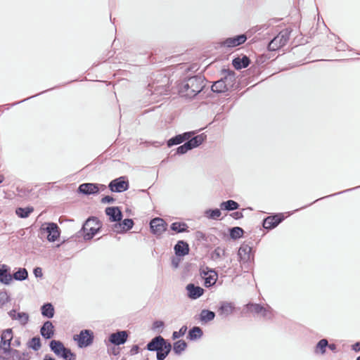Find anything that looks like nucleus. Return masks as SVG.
<instances>
[{"label": "nucleus", "instance_id": "nucleus-34", "mask_svg": "<svg viewBox=\"0 0 360 360\" xmlns=\"http://www.w3.org/2000/svg\"><path fill=\"white\" fill-rule=\"evenodd\" d=\"M13 278L16 281H25L28 277V272L25 268H20L12 276Z\"/></svg>", "mask_w": 360, "mask_h": 360}, {"label": "nucleus", "instance_id": "nucleus-10", "mask_svg": "<svg viewBox=\"0 0 360 360\" xmlns=\"http://www.w3.org/2000/svg\"><path fill=\"white\" fill-rule=\"evenodd\" d=\"M167 342L162 336L158 335L153 338L146 345V349L150 352H157L163 347L167 346Z\"/></svg>", "mask_w": 360, "mask_h": 360}, {"label": "nucleus", "instance_id": "nucleus-36", "mask_svg": "<svg viewBox=\"0 0 360 360\" xmlns=\"http://www.w3.org/2000/svg\"><path fill=\"white\" fill-rule=\"evenodd\" d=\"M205 217L210 219H219L221 215V212L219 209L207 210L205 211Z\"/></svg>", "mask_w": 360, "mask_h": 360}, {"label": "nucleus", "instance_id": "nucleus-24", "mask_svg": "<svg viewBox=\"0 0 360 360\" xmlns=\"http://www.w3.org/2000/svg\"><path fill=\"white\" fill-rule=\"evenodd\" d=\"M205 139L206 135L201 134L194 137L191 136L189 139L186 140V143L189 146L190 149L192 150L193 148H197L201 145Z\"/></svg>", "mask_w": 360, "mask_h": 360}, {"label": "nucleus", "instance_id": "nucleus-44", "mask_svg": "<svg viewBox=\"0 0 360 360\" xmlns=\"http://www.w3.org/2000/svg\"><path fill=\"white\" fill-rule=\"evenodd\" d=\"M187 330V326H183L179 331H174L172 333V338L174 340L178 339L185 335Z\"/></svg>", "mask_w": 360, "mask_h": 360}, {"label": "nucleus", "instance_id": "nucleus-9", "mask_svg": "<svg viewBox=\"0 0 360 360\" xmlns=\"http://www.w3.org/2000/svg\"><path fill=\"white\" fill-rule=\"evenodd\" d=\"M13 339V330L11 328H7L2 332L1 335V348L4 353L10 352L11 342Z\"/></svg>", "mask_w": 360, "mask_h": 360}, {"label": "nucleus", "instance_id": "nucleus-48", "mask_svg": "<svg viewBox=\"0 0 360 360\" xmlns=\"http://www.w3.org/2000/svg\"><path fill=\"white\" fill-rule=\"evenodd\" d=\"M191 149L189 148V146L186 142L185 143H184L183 145L179 146L177 148L176 153L179 154V155H182V154H184V153H187Z\"/></svg>", "mask_w": 360, "mask_h": 360}, {"label": "nucleus", "instance_id": "nucleus-64", "mask_svg": "<svg viewBox=\"0 0 360 360\" xmlns=\"http://www.w3.org/2000/svg\"><path fill=\"white\" fill-rule=\"evenodd\" d=\"M356 360H360V356L356 358Z\"/></svg>", "mask_w": 360, "mask_h": 360}, {"label": "nucleus", "instance_id": "nucleus-51", "mask_svg": "<svg viewBox=\"0 0 360 360\" xmlns=\"http://www.w3.org/2000/svg\"><path fill=\"white\" fill-rule=\"evenodd\" d=\"M33 273L37 278H41L43 276L42 269L40 267H35Z\"/></svg>", "mask_w": 360, "mask_h": 360}, {"label": "nucleus", "instance_id": "nucleus-1", "mask_svg": "<svg viewBox=\"0 0 360 360\" xmlns=\"http://www.w3.org/2000/svg\"><path fill=\"white\" fill-rule=\"evenodd\" d=\"M205 86L204 77L201 75H195L184 80L179 85V92L183 97L192 98L200 93Z\"/></svg>", "mask_w": 360, "mask_h": 360}, {"label": "nucleus", "instance_id": "nucleus-37", "mask_svg": "<svg viewBox=\"0 0 360 360\" xmlns=\"http://www.w3.org/2000/svg\"><path fill=\"white\" fill-rule=\"evenodd\" d=\"M187 347V343L184 340H178L174 343L173 351L176 354H180Z\"/></svg>", "mask_w": 360, "mask_h": 360}, {"label": "nucleus", "instance_id": "nucleus-30", "mask_svg": "<svg viewBox=\"0 0 360 360\" xmlns=\"http://www.w3.org/2000/svg\"><path fill=\"white\" fill-rule=\"evenodd\" d=\"M219 206L222 210L233 211L238 209L239 204L233 200H229L221 202Z\"/></svg>", "mask_w": 360, "mask_h": 360}, {"label": "nucleus", "instance_id": "nucleus-63", "mask_svg": "<svg viewBox=\"0 0 360 360\" xmlns=\"http://www.w3.org/2000/svg\"><path fill=\"white\" fill-rule=\"evenodd\" d=\"M15 345L16 346H19V345H20V341H19V340H15Z\"/></svg>", "mask_w": 360, "mask_h": 360}, {"label": "nucleus", "instance_id": "nucleus-13", "mask_svg": "<svg viewBox=\"0 0 360 360\" xmlns=\"http://www.w3.org/2000/svg\"><path fill=\"white\" fill-rule=\"evenodd\" d=\"M247 40L245 34H240L233 37L227 38L222 43L223 46L231 48L243 44Z\"/></svg>", "mask_w": 360, "mask_h": 360}, {"label": "nucleus", "instance_id": "nucleus-12", "mask_svg": "<svg viewBox=\"0 0 360 360\" xmlns=\"http://www.w3.org/2000/svg\"><path fill=\"white\" fill-rule=\"evenodd\" d=\"M127 332L122 330L112 333L109 337V341L115 345H120L127 342Z\"/></svg>", "mask_w": 360, "mask_h": 360}, {"label": "nucleus", "instance_id": "nucleus-45", "mask_svg": "<svg viewBox=\"0 0 360 360\" xmlns=\"http://www.w3.org/2000/svg\"><path fill=\"white\" fill-rule=\"evenodd\" d=\"M61 358L65 360H75L76 355L72 353L70 349L66 348Z\"/></svg>", "mask_w": 360, "mask_h": 360}, {"label": "nucleus", "instance_id": "nucleus-42", "mask_svg": "<svg viewBox=\"0 0 360 360\" xmlns=\"http://www.w3.org/2000/svg\"><path fill=\"white\" fill-rule=\"evenodd\" d=\"M244 231L242 228L236 226L230 229V236L233 239H238L243 236Z\"/></svg>", "mask_w": 360, "mask_h": 360}, {"label": "nucleus", "instance_id": "nucleus-5", "mask_svg": "<svg viewBox=\"0 0 360 360\" xmlns=\"http://www.w3.org/2000/svg\"><path fill=\"white\" fill-rule=\"evenodd\" d=\"M108 187L112 192L122 193L129 189V184L127 177L123 176L111 181Z\"/></svg>", "mask_w": 360, "mask_h": 360}, {"label": "nucleus", "instance_id": "nucleus-39", "mask_svg": "<svg viewBox=\"0 0 360 360\" xmlns=\"http://www.w3.org/2000/svg\"><path fill=\"white\" fill-rule=\"evenodd\" d=\"M259 314H261L262 316L266 320H271L274 316V310L269 305H266V307H263V310Z\"/></svg>", "mask_w": 360, "mask_h": 360}, {"label": "nucleus", "instance_id": "nucleus-28", "mask_svg": "<svg viewBox=\"0 0 360 360\" xmlns=\"http://www.w3.org/2000/svg\"><path fill=\"white\" fill-rule=\"evenodd\" d=\"M302 13H300V8H298L297 13H296V14L294 13V27H296V23H297V22L299 21L298 27L300 29H301V28L302 29V31L300 30L301 34H302L303 31H306L309 26V24L307 23V22L305 19H304L303 22L302 23Z\"/></svg>", "mask_w": 360, "mask_h": 360}, {"label": "nucleus", "instance_id": "nucleus-2", "mask_svg": "<svg viewBox=\"0 0 360 360\" xmlns=\"http://www.w3.org/2000/svg\"><path fill=\"white\" fill-rule=\"evenodd\" d=\"M235 82V74L232 71L227 72V75L215 82L212 85V91L217 93H224L233 87Z\"/></svg>", "mask_w": 360, "mask_h": 360}, {"label": "nucleus", "instance_id": "nucleus-31", "mask_svg": "<svg viewBox=\"0 0 360 360\" xmlns=\"http://www.w3.org/2000/svg\"><path fill=\"white\" fill-rule=\"evenodd\" d=\"M43 316L51 319L54 316V307L51 303H46L41 307Z\"/></svg>", "mask_w": 360, "mask_h": 360}, {"label": "nucleus", "instance_id": "nucleus-61", "mask_svg": "<svg viewBox=\"0 0 360 360\" xmlns=\"http://www.w3.org/2000/svg\"><path fill=\"white\" fill-rule=\"evenodd\" d=\"M43 360H55V359L49 355H46Z\"/></svg>", "mask_w": 360, "mask_h": 360}, {"label": "nucleus", "instance_id": "nucleus-21", "mask_svg": "<svg viewBox=\"0 0 360 360\" xmlns=\"http://www.w3.org/2000/svg\"><path fill=\"white\" fill-rule=\"evenodd\" d=\"M51 350L58 357H62L63 352L65 351L66 347L62 342L59 340H53L49 343Z\"/></svg>", "mask_w": 360, "mask_h": 360}, {"label": "nucleus", "instance_id": "nucleus-32", "mask_svg": "<svg viewBox=\"0 0 360 360\" xmlns=\"http://www.w3.org/2000/svg\"><path fill=\"white\" fill-rule=\"evenodd\" d=\"M172 349V345L167 344V346L163 347V348L157 351L156 352V358L158 360H164L169 354Z\"/></svg>", "mask_w": 360, "mask_h": 360}, {"label": "nucleus", "instance_id": "nucleus-52", "mask_svg": "<svg viewBox=\"0 0 360 360\" xmlns=\"http://www.w3.org/2000/svg\"><path fill=\"white\" fill-rule=\"evenodd\" d=\"M114 201L115 199L110 195H106L101 199L102 203H112Z\"/></svg>", "mask_w": 360, "mask_h": 360}, {"label": "nucleus", "instance_id": "nucleus-15", "mask_svg": "<svg viewBox=\"0 0 360 360\" xmlns=\"http://www.w3.org/2000/svg\"><path fill=\"white\" fill-rule=\"evenodd\" d=\"M186 289L188 292V297L191 300L199 298L204 292L203 288L200 286H195L193 283L188 284Z\"/></svg>", "mask_w": 360, "mask_h": 360}, {"label": "nucleus", "instance_id": "nucleus-57", "mask_svg": "<svg viewBox=\"0 0 360 360\" xmlns=\"http://www.w3.org/2000/svg\"><path fill=\"white\" fill-rule=\"evenodd\" d=\"M352 347L354 352H360V342H356L355 344H354L352 346Z\"/></svg>", "mask_w": 360, "mask_h": 360}, {"label": "nucleus", "instance_id": "nucleus-19", "mask_svg": "<svg viewBox=\"0 0 360 360\" xmlns=\"http://www.w3.org/2000/svg\"><path fill=\"white\" fill-rule=\"evenodd\" d=\"M10 268L6 265L2 264L0 266V282L5 285H9L12 281L13 277L10 274Z\"/></svg>", "mask_w": 360, "mask_h": 360}, {"label": "nucleus", "instance_id": "nucleus-29", "mask_svg": "<svg viewBox=\"0 0 360 360\" xmlns=\"http://www.w3.org/2000/svg\"><path fill=\"white\" fill-rule=\"evenodd\" d=\"M215 317V313L208 309H202L200 314V321L202 323H207L212 321Z\"/></svg>", "mask_w": 360, "mask_h": 360}, {"label": "nucleus", "instance_id": "nucleus-41", "mask_svg": "<svg viewBox=\"0 0 360 360\" xmlns=\"http://www.w3.org/2000/svg\"><path fill=\"white\" fill-rule=\"evenodd\" d=\"M30 348H32L34 351H38L41 348V340L39 337L32 338L27 343Z\"/></svg>", "mask_w": 360, "mask_h": 360}, {"label": "nucleus", "instance_id": "nucleus-47", "mask_svg": "<svg viewBox=\"0 0 360 360\" xmlns=\"http://www.w3.org/2000/svg\"><path fill=\"white\" fill-rule=\"evenodd\" d=\"M123 228L125 231L131 229L134 225V221L131 219H125L122 221Z\"/></svg>", "mask_w": 360, "mask_h": 360}, {"label": "nucleus", "instance_id": "nucleus-59", "mask_svg": "<svg viewBox=\"0 0 360 360\" xmlns=\"http://www.w3.org/2000/svg\"><path fill=\"white\" fill-rule=\"evenodd\" d=\"M172 265L174 268H177L179 266V260L176 259H173L172 261Z\"/></svg>", "mask_w": 360, "mask_h": 360}, {"label": "nucleus", "instance_id": "nucleus-35", "mask_svg": "<svg viewBox=\"0 0 360 360\" xmlns=\"http://www.w3.org/2000/svg\"><path fill=\"white\" fill-rule=\"evenodd\" d=\"M33 211L32 207H18L15 210V214L20 218H27Z\"/></svg>", "mask_w": 360, "mask_h": 360}, {"label": "nucleus", "instance_id": "nucleus-8", "mask_svg": "<svg viewBox=\"0 0 360 360\" xmlns=\"http://www.w3.org/2000/svg\"><path fill=\"white\" fill-rule=\"evenodd\" d=\"M167 224L162 218L156 217L150 222L151 232L156 236L161 235L166 230Z\"/></svg>", "mask_w": 360, "mask_h": 360}, {"label": "nucleus", "instance_id": "nucleus-40", "mask_svg": "<svg viewBox=\"0 0 360 360\" xmlns=\"http://www.w3.org/2000/svg\"><path fill=\"white\" fill-rule=\"evenodd\" d=\"M248 311L255 314H259L263 310V306L259 304L250 303L246 305Z\"/></svg>", "mask_w": 360, "mask_h": 360}, {"label": "nucleus", "instance_id": "nucleus-46", "mask_svg": "<svg viewBox=\"0 0 360 360\" xmlns=\"http://www.w3.org/2000/svg\"><path fill=\"white\" fill-rule=\"evenodd\" d=\"M225 250L219 247H217L212 253V257L213 259H217L224 255Z\"/></svg>", "mask_w": 360, "mask_h": 360}, {"label": "nucleus", "instance_id": "nucleus-33", "mask_svg": "<svg viewBox=\"0 0 360 360\" xmlns=\"http://www.w3.org/2000/svg\"><path fill=\"white\" fill-rule=\"evenodd\" d=\"M202 334H203L202 330L200 327L194 326L189 330L188 338L191 340H194L198 338H200L202 337Z\"/></svg>", "mask_w": 360, "mask_h": 360}, {"label": "nucleus", "instance_id": "nucleus-22", "mask_svg": "<svg viewBox=\"0 0 360 360\" xmlns=\"http://www.w3.org/2000/svg\"><path fill=\"white\" fill-rule=\"evenodd\" d=\"M175 254L178 257H184L188 254V244L184 240H179L174 248Z\"/></svg>", "mask_w": 360, "mask_h": 360}, {"label": "nucleus", "instance_id": "nucleus-14", "mask_svg": "<svg viewBox=\"0 0 360 360\" xmlns=\"http://www.w3.org/2000/svg\"><path fill=\"white\" fill-rule=\"evenodd\" d=\"M194 131H188L181 134H178L168 140L167 146L172 147V146L180 144L184 141L189 139L194 135Z\"/></svg>", "mask_w": 360, "mask_h": 360}, {"label": "nucleus", "instance_id": "nucleus-54", "mask_svg": "<svg viewBox=\"0 0 360 360\" xmlns=\"http://www.w3.org/2000/svg\"><path fill=\"white\" fill-rule=\"evenodd\" d=\"M347 47V45L345 43L340 42L339 44L336 46V49L338 51H345Z\"/></svg>", "mask_w": 360, "mask_h": 360}, {"label": "nucleus", "instance_id": "nucleus-11", "mask_svg": "<svg viewBox=\"0 0 360 360\" xmlns=\"http://www.w3.org/2000/svg\"><path fill=\"white\" fill-rule=\"evenodd\" d=\"M252 248L245 243H243L239 248L238 255L239 257V262L242 264L248 263L252 257Z\"/></svg>", "mask_w": 360, "mask_h": 360}, {"label": "nucleus", "instance_id": "nucleus-56", "mask_svg": "<svg viewBox=\"0 0 360 360\" xmlns=\"http://www.w3.org/2000/svg\"><path fill=\"white\" fill-rule=\"evenodd\" d=\"M17 314H18V313H16V311H15V309H12V310H11V311L8 312V315H9V316H10L13 320H15V319H16Z\"/></svg>", "mask_w": 360, "mask_h": 360}, {"label": "nucleus", "instance_id": "nucleus-23", "mask_svg": "<svg viewBox=\"0 0 360 360\" xmlns=\"http://www.w3.org/2000/svg\"><path fill=\"white\" fill-rule=\"evenodd\" d=\"M79 191L85 195L95 194L98 192V187L96 184L85 183L79 186Z\"/></svg>", "mask_w": 360, "mask_h": 360}, {"label": "nucleus", "instance_id": "nucleus-26", "mask_svg": "<svg viewBox=\"0 0 360 360\" xmlns=\"http://www.w3.org/2000/svg\"><path fill=\"white\" fill-rule=\"evenodd\" d=\"M205 276V285L206 287H210L215 284L217 279V274L213 270H209L207 272L203 271L202 272Z\"/></svg>", "mask_w": 360, "mask_h": 360}, {"label": "nucleus", "instance_id": "nucleus-38", "mask_svg": "<svg viewBox=\"0 0 360 360\" xmlns=\"http://www.w3.org/2000/svg\"><path fill=\"white\" fill-rule=\"evenodd\" d=\"M171 229L177 233H183L187 231L188 226L185 223L174 222L171 224Z\"/></svg>", "mask_w": 360, "mask_h": 360}, {"label": "nucleus", "instance_id": "nucleus-6", "mask_svg": "<svg viewBox=\"0 0 360 360\" xmlns=\"http://www.w3.org/2000/svg\"><path fill=\"white\" fill-rule=\"evenodd\" d=\"M289 39V33L287 30L282 31L275 37L268 45L269 51H276L284 46Z\"/></svg>", "mask_w": 360, "mask_h": 360}, {"label": "nucleus", "instance_id": "nucleus-43", "mask_svg": "<svg viewBox=\"0 0 360 360\" xmlns=\"http://www.w3.org/2000/svg\"><path fill=\"white\" fill-rule=\"evenodd\" d=\"M15 320H18L22 325H25L29 320V315L25 312H19L17 314Z\"/></svg>", "mask_w": 360, "mask_h": 360}, {"label": "nucleus", "instance_id": "nucleus-49", "mask_svg": "<svg viewBox=\"0 0 360 360\" xmlns=\"http://www.w3.org/2000/svg\"><path fill=\"white\" fill-rule=\"evenodd\" d=\"M112 230L114 232L116 233H122L125 232L122 224L120 221H118L117 223L115 224L112 226Z\"/></svg>", "mask_w": 360, "mask_h": 360}, {"label": "nucleus", "instance_id": "nucleus-53", "mask_svg": "<svg viewBox=\"0 0 360 360\" xmlns=\"http://www.w3.org/2000/svg\"><path fill=\"white\" fill-rule=\"evenodd\" d=\"M231 216L236 219H241L243 217V214L241 212H233Z\"/></svg>", "mask_w": 360, "mask_h": 360}, {"label": "nucleus", "instance_id": "nucleus-27", "mask_svg": "<svg viewBox=\"0 0 360 360\" xmlns=\"http://www.w3.org/2000/svg\"><path fill=\"white\" fill-rule=\"evenodd\" d=\"M328 341L326 338L321 339L315 345L314 352L317 355H324L326 353Z\"/></svg>", "mask_w": 360, "mask_h": 360}, {"label": "nucleus", "instance_id": "nucleus-7", "mask_svg": "<svg viewBox=\"0 0 360 360\" xmlns=\"http://www.w3.org/2000/svg\"><path fill=\"white\" fill-rule=\"evenodd\" d=\"M74 339L77 341L79 347H86L93 342L94 335L89 330H83Z\"/></svg>", "mask_w": 360, "mask_h": 360}, {"label": "nucleus", "instance_id": "nucleus-58", "mask_svg": "<svg viewBox=\"0 0 360 360\" xmlns=\"http://www.w3.org/2000/svg\"><path fill=\"white\" fill-rule=\"evenodd\" d=\"M354 188H350V189H346L343 191H340V192H338L336 193H334V194H332V195H327L326 196L325 198H329V197H331V196H333V195H339V194H341V193H345V192H348V191H350L352 190H353Z\"/></svg>", "mask_w": 360, "mask_h": 360}, {"label": "nucleus", "instance_id": "nucleus-20", "mask_svg": "<svg viewBox=\"0 0 360 360\" xmlns=\"http://www.w3.org/2000/svg\"><path fill=\"white\" fill-rule=\"evenodd\" d=\"M41 336L45 339H50L54 335V326L50 321L44 322L40 329Z\"/></svg>", "mask_w": 360, "mask_h": 360}, {"label": "nucleus", "instance_id": "nucleus-16", "mask_svg": "<svg viewBox=\"0 0 360 360\" xmlns=\"http://www.w3.org/2000/svg\"><path fill=\"white\" fill-rule=\"evenodd\" d=\"M235 307L233 303L228 302H222L218 309L219 315L223 318H226L232 314Z\"/></svg>", "mask_w": 360, "mask_h": 360}, {"label": "nucleus", "instance_id": "nucleus-4", "mask_svg": "<svg viewBox=\"0 0 360 360\" xmlns=\"http://www.w3.org/2000/svg\"><path fill=\"white\" fill-rule=\"evenodd\" d=\"M41 229L42 231L46 232L48 234L47 240L50 242L56 241L60 236V229L56 223H44Z\"/></svg>", "mask_w": 360, "mask_h": 360}, {"label": "nucleus", "instance_id": "nucleus-60", "mask_svg": "<svg viewBox=\"0 0 360 360\" xmlns=\"http://www.w3.org/2000/svg\"><path fill=\"white\" fill-rule=\"evenodd\" d=\"M139 351V346L138 345H134L133 346L132 349H131V352H135V353H137Z\"/></svg>", "mask_w": 360, "mask_h": 360}, {"label": "nucleus", "instance_id": "nucleus-18", "mask_svg": "<svg viewBox=\"0 0 360 360\" xmlns=\"http://www.w3.org/2000/svg\"><path fill=\"white\" fill-rule=\"evenodd\" d=\"M282 219L279 215L268 217L263 221V227L266 229H274L282 221Z\"/></svg>", "mask_w": 360, "mask_h": 360}, {"label": "nucleus", "instance_id": "nucleus-50", "mask_svg": "<svg viewBox=\"0 0 360 360\" xmlns=\"http://www.w3.org/2000/svg\"><path fill=\"white\" fill-rule=\"evenodd\" d=\"M164 327V322L162 321H155L153 324V330H156Z\"/></svg>", "mask_w": 360, "mask_h": 360}, {"label": "nucleus", "instance_id": "nucleus-55", "mask_svg": "<svg viewBox=\"0 0 360 360\" xmlns=\"http://www.w3.org/2000/svg\"><path fill=\"white\" fill-rule=\"evenodd\" d=\"M327 348H329V349H330L332 352L336 353L338 352V349H337V345L335 344H329L328 343V346H327Z\"/></svg>", "mask_w": 360, "mask_h": 360}, {"label": "nucleus", "instance_id": "nucleus-3", "mask_svg": "<svg viewBox=\"0 0 360 360\" xmlns=\"http://www.w3.org/2000/svg\"><path fill=\"white\" fill-rule=\"evenodd\" d=\"M99 225L96 218H89L82 226L84 232V238L85 240L91 239L99 230Z\"/></svg>", "mask_w": 360, "mask_h": 360}, {"label": "nucleus", "instance_id": "nucleus-25", "mask_svg": "<svg viewBox=\"0 0 360 360\" xmlns=\"http://www.w3.org/2000/svg\"><path fill=\"white\" fill-rule=\"evenodd\" d=\"M250 63L249 58L246 56H243V58H235L232 60V65L236 70H240L242 68H247Z\"/></svg>", "mask_w": 360, "mask_h": 360}, {"label": "nucleus", "instance_id": "nucleus-17", "mask_svg": "<svg viewBox=\"0 0 360 360\" xmlns=\"http://www.w3.org/2000/svg\"><path fill=\"white\" fill-rule=\"evenodd\" d=\"M105 214L109 217L111 221H121L122 213L118 207H109L105 209Z\"/></svg>", "mask_w": 360, "mask_h": 360}, {"label": "nucleus", "instance_id": "nucleus-62", "mask_svg": "<svg viewBox=\"0 0 360 360\" xmlns=\"http://www.w3.org/2000/svg\"><path fill=\"white\" fill-rule=\"evenodd\" d=\"M4 180V176L0 175V184L2 183Z\"/></svg>", "mask_w": 360, "mask_h": 360}]
</instances>
